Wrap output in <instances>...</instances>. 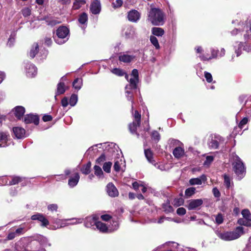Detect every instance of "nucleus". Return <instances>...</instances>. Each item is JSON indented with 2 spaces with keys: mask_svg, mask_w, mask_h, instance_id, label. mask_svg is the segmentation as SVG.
<instances>
[{
  "mask_svg": "<svg viewBox=\"0 0 251 251\" xmlns=\"http://www.w3.org/2000/svg\"><path fill=\"white\" fill-rule=\"evenodd\" d=\"M213 161V157L212 156H207L206 160L204 162V165L208 166Z\"/></svg>",
  "mask_w": 251,
  "mask_h": 251,
  "instance_id": "6e6d98bb",
  "label": "nucleus"
},
{
  "mask_svg": "<svg viewBox=\"0 0 251 251\" xmlns=\"http://www.w3.org/2000/svg\"><path fill=\"white\" fill-rule=\"evenodd\" d=\"M31 219L32 220H38L41 222V226H47L49 224L48 220L43 215L39 213L32 215Z\"/></svg>",
  "mask_w": 251,
  "mask_h": 251,
  "instance_id": "4468645a",
  "label": "nucleus"
},
{
  "mask_svg": "<svg viewBox=\"0 0 251 251\" xmlns=\"http://www.w3.org/2000/svg\"><path fill=\"white\" fill-rule=\"evenodd\" d=\"M11 178V180L9 181V182H5V184L9 185H15L22 181V178L19 176H12Z\"/></svg>",
  "mask_w": 251,
  "mask_h": 251,
  "instance_id": "473e14b6",
  "label": "nucleus"
},
{
  "mask_svg": "<svg viewBox=\"0 0 251 251\" xmlns=\"http://www.w3.org/2000/svg\"><path fill=\"white\" fill-rule=\"evenodd\" d=\"M14 135L18 139H21L25 137V130L21 127H15L13 128Z\"/></svg>",
  "mask_w": 251,
  "mask_h": 251,
  "instance_id": "6ab92c4d",
  "label": "nucleus"
},
{
  "mask_svg": "<svg viewBox=\"0 0 251 251\" xmlns=\"http://www.w3.org/2000/svg\"><path fill=\"white\" fill-rule=\"evenodd\" d=\"M123 164L122 159L116 160L114 165V170L116 172H119L120 170L121 165Z\"/></svg>",
  "mask_w": 251,
  "mask_h": 251,
  "instance_id": "49530a36",
  "label": "nucleus"
},
{
  "mask_svg": "<svg viewBox=\"0 0 251 251\" xmlns=\"http://www.w3.org/2000/svg\"><path fill=\"white\" fill-rule=\"evenodd\" d=\"M248 119L247 118H243L239 124V127L240 128H242L244 125H245L248 123Z\"/></svg>",
  "mask_w": 251,
  "mask_h": 251,
  "instance_id": "0e129e2a",
  "label": "nucleus"
},
{
  "mask_svg": "<svg viewBox=\"0 0 251 251\" xmlns=\"http://www.w3.org/2000/svg\"><path fill=\"white\" fill-rule=\"evenodd\" d=\"M114 227H108L105 224L100 222H97L96 227L100 231L105 232L107 231H112L116 230L118 227V224L117 222H113Z\"/></svg>",
  "mask_w": 251,
  "mask_h": 251,
  "instance_id": "0eeeda50",
  "label": "nucleus"
},
{
  "mask_svg": "<svg viewBox=\"0 0 251 251\" xmlns=\"http://www.w3.org/2000/svg\"><path fill=\"white\" fill-rule=\"evenodd\" d=\"M26 230L25 226L22 225L15 231H10L7 236V239L9 240H12L17 236L24 234Z\"/></svg>",
  "mask_w": 251,
  "mask_h": 251,
  "instance_id": "423d86ee",
  "label": "nucleus"
},
{
  "mask_svg": "<svg viewBox=\"0 0 251 251\" xmlns=\"http://www.w3.org/2000/svg\"><path fill=\"white\" fill-rule=\"evenodd\" d=\"M204 76L206 79V81L208 82H211L212 81V76L210 73L205 72H204Z\"/></svg>",
  "mask_w": 251,
  "mask_h": 251,
  "instance_id": "4d7b16f0",
  "label": "nucleus"
},
{
  "mask_svg": "<svg viewBox=\"0 0 251 251\" xmlns=\"http://www.w3.org/2000/svg\"><path fill=\"white\" fill-rule=\"evenodd\" d=\"M216 234L218 237L225 241H231L239 238L243 234V227L238 226L233 231L221 232L216 231Z\"/></svg>",
  "mask_w": 251,
  "mask_h": 251,
  "instance_id": "f03ea898",
  "label": "nucleus"
},
{
  "mask_svg": "<svg viewBox=\"0 0 251 251\" xmlns=\"http://www.w3.org/2000/svg\"><path fill=\"white\" fill-rule=\"evenodd\" d=\"M88 20V16L86 13H83L80 15L78 18V21L81 24H85Z\"/></svg>",
  "mask_w": 251,
  "mask_h": 251,
  "instance_id": "58836bf2",
  "label": "nucleus"
},
{
  "mask_svg": "<svg viewBox=\"0 0 251 251\" xmlns=\"http://www.w3.org/2000/svg\"><path fill=\"white\" fill-rule=\"evenodd\" d=\"M224 183L226 187L229 188L230 186V178L227 175H224Z\"/></svg>",
  "mask_w": 251,
  "mask_h": 251,
  "instance_id": "864d4df0",
  "label": "nucleus"
},
{
  "mask_svg": "<svg viewBox=\"0 0 251 251\" xmlns=\"http://www.w3.org/2000/svg\"><path fill=\"white\" fill-rule=\"evenodd\" d=\"M218 51L217 50H215L213 49L211 50V56L207 57L202 55H200L199 57L202 60H208L212 58H216L217 56H218Z\"/></svg>",
  "mask_w": 251,
  "mask_h": 251,
  "instance_id": "c85d7f7f",
  "label": "nucleus"
},
{
  "mask_svg": "<svg viewBox=\"0 0 251 251\" xmlns=\"http://www.w3.org/2000/svg\"><path fill=\"white\" fill-rule=\"evenodd\" d=\"M106 159L105 155L104 154H102L97 160L96 163L99 164H101V163H103Z\"/></svg>",
  "mask_w": 251,
  "mask_h": 251,
  "instance_id": "5fc2aeb1",
  "label": "nucleus"
},
{
  "mask_svg": "<svg viewBox=\"0 0 251 251\" xmlns=\"http://www.w3.org/2000/svg\"><path fill=\"white\" fill-rule=\"evenodd\" d=\"M169 144L171 148H176L178 146H183V144L178 140L170 139L169 140Z\"/></svg>",
  "mask_w": 251,
  "mask_h": 251,
  "instance_id": "cd10ccee",
  "label": "nucleus"
},
{
  "mask_svg": "<svg viewBox=\"0 0 251 251\" xmlns=\"http://www.w3.org/2000/svg\"><path fill=\"white\" fill-rule=\"evenodd\" d=\"M173 154L175 158L177 159L181 158L185 154L184 149L182 148V146L176 147L173 150Z\"/></svg>",
  "mask_w": 251,
  "mask_h": 251,
  "instance_id": "f3484780",
  "label": "nucleus"
},
{
  "mask_svg": "<svg viewBox=\"0 0 251 251\" xmlns=\"http://www.w3.org/2000/svg\"><path fill=\"white\" fill-rule=\"evenodd\" d=\"M151 138L156 142H158L160 138L159 133L156 131H153L151 134Z\"/></svg>",
  "mask_w": 251,
  "mask_h": 251,
  "instance_id": "603ef678",
  "label": "nucleus"
},
{
  "mask_svg": "<svg viewBox=\"0 0 251 251\" xmlns=\"http://www.w3.org/2000/svg\"><path fill=\"white\" fill-rule=\"evenodd\" d=\"M140 17V14L139 12L136 10H132L128 12L127 18L129 21L132 22H136Z\"/></svg>",
  "mask_w": 251,
  "mask_h": 251,
  "instance_id": "dca6fc26",
  "label": "nucleus"
},
{
  "mask_svg": "<svg viewBox=\"0 0 251 251\" xmlns=\"http://www.w3.org/2000/svg\"><path fill=\"white\" fill-rule=\"evenodd\" d=\"M233 160L234 162L232 163L233 170L239 179H241L245 174L244 165L240 158L236 155L233 156Z\"/></svg>",
  "mask_w": 251,
  "mask_h": 251,
  "instance_id": "7ed1b4c3",
  "label": "nucleus"
},
{
  "mask_svg": "<svg viewBox=\"0 0 251 251\" xmlns=\"http://www.w3.org/2000/svg\"><path fill=\"white\" fill-rule=\"evenodd\" d=\"M242 215L244 219L251 221V213L248 209L243 210Z\"/></svg>",
  "mask_w": 251,
  "mask_h": 251,
  "instance_id": "ea45409f",
  "label": "nucleus"
},
{
  "mask_svg": "<svg viewBox=\"0 0 251 251\" xmlns=\"http://www.w3.org/2000/svg\"><path fill=\"white\" fill-rule=\"evenodd\" d=\"M128 87L129 86L127 85L126 86V97L127 99L129 101H131V102H132V105H131V110H132V111H133V103H134V101H133V95L132 94V93L128 91L127 89L128 88Z\"/></svg>",
  "mask_w": 251,
  "mask_h": 251,
  "instance_id": "c756f323",
  "label": "nucleus"
},
{
  "mask_svg": "<svg viewBox=\"0 0 251 251\" xmlns=\"http://www.w3.org/2000/svg\"><path fill=\"white\" fill-rule=\"evenodd\" d=\"M176 213L180 216L184 215L186 213V210L183 207H180L177 209Z\"/></svg>",
  "mask_w": 251,
  "mask_h": 251,
  "instance_id": "052dcab7",
  "label": "nucleus"
},
{
  "mask_svg": "<svg viewBox=\"0 0 251 251\" xmlns=\"http://www.w3.org/2000/svg\"><path fill=\"white\" fill-rule=\"evenodd\" d=\"M21 13L24 17H28L31 15V8L28 7H24L21 10Z\"/></svg>",
  "mask_w": 251,
  "mask_h": 251,
  "instance_id": "4c0bfd02",
  "label": "nucleus"
},
{
  "mask_svg": "<svg viewBox=\"0 0 251 251\" xmlns=\"http://www.w3.org/2000/svg\"><path fill=\"white\" fill-rule=\"evenodd\" d=\"M86 3V0H74L72 9L77 10Z\"/></svg>",
  "mask_w": 251,
  "mask_h": 251,
  "instance_id": "393cba45",
  "label": "nucleus"
},
{
  "mask_svg": "<svg viewBox=\"0 0 251 251\" xmlns=\"http://www.w3.org/2000/svg\"><path fill=\"white\" fill-rule=\"evenodd\" d=\"M134 120L132 123L128 125V128L132 134H135L139 138L140 134L137 132V127H139L141 124V115L137 110H135L133 114Z\"/></svg>",
  "mask_w": 251,
  "mask_h": 251,
  "instance_id": "20e7f679",
  "label": "nucleus"
},
{
  "mask_svg": "<svg viewBox=\"0 0 251 251\" xmlns=\"http://www.w3.org/2000/svg\"><path fill=\"white\" fill-rule=\"evenodd\" d=\"M15 116L19 119H20L25 112V108L23 106H17L14 109Z\"/></svg>",
  "mask_w": 251,
  "mask_h": 251,
  "instance_id": "5701e85b",
  "label": "nucleus"
},
{
  "mask_svg": "<svg viewBox=\"0 0 251 251\" xmlns=\"http://www.w3.org/2000/svg\"><path fill=\"white\" fill-rule=\"evenodd\" d=\"M135 34V29L131 26L126 27L125 32V35L127 38H133Z\"/></svg>",
  "mask_w": 251,
  "mask_h": 251,
  "instance_id": "b1692460",
  "label": "nucleus"
},
{
  "mask_svg": "<svg viewBox=\"0 0 251 251\" xmlns=\"http://www.w3.org/2000/svg\"><path fill=\"white\" fill-rule=\"evenodd\" d=\"M112 165V163L111 162H106L103 164V169L107 173H109L111 171V168Z\"/></svg>",
  "mask_w": 251,
  "mask_h": 251,
  "instance_id": "a19ab883",
  "label": "nucleus"
},
{
  "mask_svg": "<svg viewBox=\"0 0 251 251\" xmlns=\"http://www.w3.org/2000/svg\"><path fill=\"white\" fill-rule=\"evenodd\" d=\"M224 217L222 214L219 213L215 216L216 223L218 224H221L223 222Z\"/></svg>",
  "mask_w": 251,
  "mask_h": 251,
  "instance_id": "3c124183",
  "label": "nucleus"
},
{
  "mask_svg": "<svg viewBox=\"0 0 251 251\" xmlns=\"http://www.w3.org/2000/svg\"><path fill=\"white\" fill-rule=\"evenodd\" d=\"M196 188L194 187H190L186 189L185 195L187 197H190L195 194Z\"/></svg>",
  "mask_w": 251,
  "mask_h": 251,
  "instance_id": "79ce46f5",
  "label": "nucleus"
},
{
  "mask_svg": "<svg viewBox=\"0 0 251 251\" xmlns=\"http://www.w3.org/2000/svg\"><path fill=\"white\" fill-rule=\"evenodd\" d=\"M128 87L129 86L127 85L126 86V97L127 99L129 101H131V102H132V105H131V110H132V111H133V103H134V101H133V95L132 94V93L128 91L127 89L128 88Z\"/></svg>",
  "mask_w": 251,
  "mask_h": 251,
  "instance_id": "7c9ffc66",
  "label": "nucleus"
},
{
  "mask_svg": "<svg viewBox=\"0 0 251 251\" xmlns=\"http://www.w3.org/2000/svg\"><path fill=\"white\" fill-rule=\"evenodd\" d=\"M39 119L37 115L27 114L24 118V122L25 124L34 123L37 125L39 124Z\"/></svg>",
  "mask_w": 251,
  "mask_h": 251,
  "instance_id": "ddd939ff",
  "label": "nucleus"
},
{
  "mask_svg": "<svg viewBox=\"0 0 251 251\" xmlns=\"http://www.w3.org/2000/svg\"><path fill=\"white\" fill-rule=\"evenodd\" d=\"M65 92V86L64 83L59 82L57 84L56 95H61Z\"/></svg>",
  "mask_w": 251,
  "mask_h": 251,
  "instance_id": "72a5a7b5",
  "label": "nucleus"
},
{
  "mask_svg": "<svg viewBox=\"0 0 251 251\" xmlns=\"http://www.w3.org/2000/svg\"><path fill=\"white\" fill-rule=\"evenodd\" d=\"M77 101V96L75 94H73L71 96L69 104L72 106H75Z\"/></svg>",
  "mask_w": 251,
  "mask_h": 251,
  "instance_id": "c03bdc74",
  "label": "nucleus"
},
{
  "mask_svg": "<svg viewBox=\"0 0 251 251\" xmlns=\"http://www.w3.org/2000/svg\"><path fill=\"white\" fill-rule=\"evenodd\" d=\"M212 192L215 197H219L220 196V193L216 187H215L213 189Z\"/></svg>",
  "mask_w": 251,
  "mask_h": 251,
  "instance_id": "774afa93",
  "label": "nucleus"
},
{
  "mask_svg": "<svg viewBox=\"0 0 251 251\" xmlns=\"http://www.w3.org/2000/svg\"><path fill=\"white\" fill-rule=\"evenodd\" d=\"M98 218L96 216L87 217L85 219L84 225L87 227L95 228Z\"/></svg>",
  "mask_w": 251,
  "mask_h": 251,
  "instance_id": "9d476101",
  "label": "nucleus"
},
{
  "mask_svg": "<svg viewBox=\"0 0 251 251\" xmlns=\"http://www.w3.org/2000/svg\"><path fill=\"white\" fill-rule=\"evenodd\" d=\"M39 46L37 43H34L30 50L29 55L31 58H34L37 53L38 52Z\"/></svg>",
  "mask_w": 251,
  "mask_h": 251,
  "instance_id": "2f4dec72",
  "label": "nucleus"
},
{
  "mask_svg": "<svg viewBox=\"0 0 251 251\" xmlns=\"http://www.w3.org/2000/svg\"><path fill=\"white\" fill-rule=\"evenodd\" d=\"M152 34L157 36H162L164 34V30L160 27H153L151 29Z\"/></svg>",
  "mask_w": 251,
  "mask_h": 251,
  "instance_id": "bb28decb",
  "label": "nucleus"
},
{
  "mask_svg": "<svg viewBox=\"0 0 251 251\" xmlns=\"http://www.w3.org/2000/svg\"><path fill=\"white\" fill-rule=\"evenodd\" d=\"M242 251H251V236L249 239L248 243L246 248Z\"/></svg>",
  "mask_w": 251,
  "mask_h": 251,
  "instance_id": "e2e57ef3",
  "label": "nucleus"
},
{
  "mask_svg": "<svg viewBox=\"0 0 251 251\" xmlns=\"http://www.w3.org/2000/svg\"><path fill=\"white\" fill-rule=\"evenodd\" d=\"M91 167V163L90 162H89L87 163L86 165H84L81 169V171L82 173L85 175H88L90 172V169Z\"/></svg>",
  "mask_w": 251,
  "mask_h": 251,
  "instance_id": "c9c22d12",
  "label": "nucleus"
},
{
  "mask_svg": "<svg viewBox=\"0 0 251 251\" xmlns=\"http://www.w3.org/2000/svg\"><path fill=\"white\" fill-rule=\"evenodd\" d=\"M56 224H57V228L64 227L69 224H66L64 221L60 220H58Z\"/></svg>",
  "mask_w": 251,
  "mask_h": 251,
  "instance_id": "bf43d9fd",
  "label": "nucleus"
},
{
  "mask_svg": "<svg viewBox=\"0 0 251 251\" xmlns=\"http://www.w3.org/2000/svg\"><path fill=\"white\" fill-rule=\"evenodd\" d=\"M94 169L95 175H96L99 178L103 177V172L100 166L98 165H95L94 167Z\"/></svg>",
  "mask_w": 251,
  "mask_h": 251,
  "instance_id": "f704fd0d",
  "label": "nucleus"
},
{
  "mask_svg": "<svg viewBox=\"0 0 251 251\" xmlns=\"http://www.w3.org/2000/svg\"><path fill=\"white\" fill-rule=\"evenodd\" d=\"M183 202H184V201H183V199L181 198H179L175 199L174 200L173 204L175 206L177 207V206L182 205Z\"/></svg>",
  "mask_w": 251,
  "mask_h": 251,
  "instance_id": "8fccbe9b",
  "label": "nucleus"
},
{
  "mask_svg": "<svg viewBox=\"0 0 251 251\" xmlns=\"http://www.w3.org/2000/svg\"><path fill=\"white\" fill-rule=\"evenodd\" d=\"M58 208V206L56 204H50L48 206V210L53 211H56Z\"/></svg>",
  "mask_w": 251,
  "mask_h": 251,
  "instance_id": "680f3d73",
  "label": "nucleus"
},
{
  "mask_svg": "<svg viewBox=\"0 0 251 251\" xmlns=\"http://www.w3.org/2000/svg\"><path fill=\"white\" fill-rule=\"evenodd\" d=\"M8 136L7 132H0V147H5L7 146Z\"/></svg>",
  "mask_w": 251,
  "mask_h": 251,
  "instance_id": "412c9836",
  "label": "nucleus"
},
{
  "mask_svg": "<svg viewBox=\"0 0 251 251\" xmlns=\"http://www.w3.org/2000/svg\"><path fill=\"white\" fill-rule=\"evenodd\" d=\"M111 72L118 76H123L125 75V72L121 69L119 68H114L112 71Z\"/></svg>",
  "mask_w": 251,
  "mask_h": 251,
  "instance_id": "de8ad7c7",
  "label": "nucleus"
},
{
  "mask_svg": "<svg viewBox=\"0 0 251 251\" xmlns=\"http://www.w3.org/2000/svg\"><path fill=\"white\" fill-rule=\"evenodd\" d=\"M143 182H138L137 181L134 182L132 183V186L134 190H138L140 187L141 186V185H143Z\"/></svg>",
  "mask_w": 251,
  "mask_h": 251,
  "instance_id": "13d9d810",
  "label": "nucleus"
},
{
  "mask_svg": "<svg viewBox=\"0 0 251 251\" xmlns=\"http://www.w3.org/2000/svg\"><path fill=\"white\" fill-rule=\"evenodd\" d=\"M69 29L65 26H61L56 30L57 37L55 38L56 43L61 45L68 40L67 35L69 34Z\"/></svg>",
  "mask_w": 251,
  "mask_h": 251,
  "instance_id": "39448f33",
  "label": "nucleus"
},
{
  "mask_svg": "<svg viewBox=\"0 0 251 251\" xmlns=\"http://www.w3.org/2000/svg\"><path fill=\"white\" fill-rule=\"evenodd\" d=\"M206 180V177L205 175H201L200 178H193L190 179L189 183L191 185H201L202 181Z\"/></svg>",
  "mask_w": 251,
  "mask_h": 251,
  "instance_id": "aec40b11",
  "label": "nucleus"
},
{
  "mask_svg": "<svg viewBox=\"0 0 251 251\" xmlns=\"http://www.w3.org/2000/svg\"><path fill=\"white\" fill-rule=\"evenodd\" d=\"M202 199H196L190 201L187 207L189 210L197 209L202 204Z\"/></svg>",
  "mask_w": 251,
  "mask_h": 251,
  "instance_id": "9b49d317",
  "label": "nucleus"
},
{
  "mask_svg": "<svg viewBox=\"0 0 251 251\" xmlns=\"http://www.w3.org/2000/svg\"><path fill=\"white\" fill-rule=\"evenodd\" d=\"M79 179L78 173H75L74 177H71L68 181V185L71 187H74L77 185Z\"/></svg>",
  "mask_w": 251,
  "mask_h": 251,
  "instance_id": "4be33fe9",
  "label": "nucleus"
},
{
  "mask_svg": "<svg viewBox=\"0 0 251 251\" xmlns=\"http://www.w3.org/2000/svg\"><path fill=\"white\" fill-rule=\"evenodd\" d=\"M165 20L164 13L159 8L155 7L151 4L148 10V20L154 25H162Z\"/></svg>",
  "mask_w": 251,
  "mask_h": 251,
  "instance_id": "f257e3e1",
  "label": "nucleus"
},
{
  "mask_svg": "<svg viewBox=\"0 0 251 251\" xmlns=\"http://www.w3.org/2000/svg\"><path fill=\"white\" fill-rule=\"evenodd\" d=\"M123 4L122 0H116L115 2H113L112 4L114 7H118L121 6Z\"/></svg>",
  "mask_w": 251,
  "mask_h": 251,
  "instance_id": "69168bd1",
  "label": "nucleus"
},
{
  "mask_svg": "<svg viewBox=\"0 0 251 251\" xmlns=\"http://www.w3.org/2000/svg\"><path fill=\"white\" fill-rule=\"evenodd\" d=\"M144 152L146 157L148 161L151 164H153L154 161L153 159L152 152L150 149H145Z\"/></svg>",
  "mask_w": 251,
  "mask_h": 251,
  "instance_id": "a878e982",
  "label": "nucleus"
},
{
  "mask_svg": "<svg viewBox=\"0 0 251 251\" xmlns=\"http://www.w3.org/2000/svg\"><path fill=\"white\" fill-rule=\"evenodd\" d=\"M101 10L100 2L98 0L94 1L91 4L90 11L93 14H98Z\"/></svg>",
  "mask_w": 251,
  "mask_h": 251,
  "instance_id": "2eb2a0df",
  "label": "nucleus"
},
{
  "mask_svg": "<svg viewBox=\"0 0 251 251\" xmlns=\"http://www.w3.org/2000/svg\"><path fill=\"white\" fill-rule=\"evenodd\" d=\"M82 81L81 79L80 78H76L73 83V87L77 90H79L82 86Z\"/></svg>",
  "mask_w": 251,
  "mask_h": 251,
  "instance_id": "e433bc0d",
  "label": "nucleus"
},
{
  "mask_svg": "<svg viewBox=\"0 0 251 251\" xmlns=\"http://www.w3.org/2000/svg\"><path fill=\"white\" fill-rule=\"evenodd\" d=\"M164 210L167 212H171L173 211V208L171 205H164L163 206Z\"/></svg>",
  "mask_w": 251,
  "mask_h": 251,
  "instance_id": "338daca9",
  "label": "nucleus"
},
{
  "mask_svg": "<svg viewBox=\"0 0 251 251\" xmlns=\"http://www.w3.org/2000/svg\"><path fill=\"white\" fill-rule=\"evenodd\" d=\"M26 74L29 77H34L37 74V68L32 64L27 63L25 67Z\"/></svg>",
  "mask_w": 251,
  "mask_h": 251,
  "instance_id": "1a4fd4ad",
  "label": "nucleus"
},
{
  "mask_svg": "<svg viewBox=\"0 0 251 251\" xmlns=\"http://www.w3.org/2000/svg\"><path fill=\"white\" fill-rule=\"evenodd\" d=\"M238 223L239 224L246 226H251V221H249L245 219L239 220Z\"/></svg>",
  "mask_w": 251,
  "mask_h": 251,
  "instance_id": "09e8293b",
  "label": "nucleus"
},
{
  "mask_svg": "<svg viewBox=\"0 0 251 251\" xmlns=\"http://www.w3.org/2000/svg\"><path fill=\"white\" fill-rule=\"evenodd\" d=\"M208 146L211 149H216L218 147L219 143L216 140L211 139L208 143Z\"/></svg>",
  "mask_w": 251,
  "mask_h": 251,
  "instance_id": "a18cd8bd",
  "label": "nucleus"
},
{
  "mask_svg": "<svg viewBox=\"0 0 251 251\" xmlns=\"http://www.w3.org/2000/svg\"><path fill=\"white\" fill-rule=\"evenodd\" d=\"M132 77L129 79L130 83L129 87L130 89H136L137 84L138 82V71L137 69H133L131 73Z\"/></svg>",
  "mask_w": 251,
  "mask_h": 251,
  "instance_id": "6e6552de",
  "label": "nucleus"
},
{
  "mask_svg": "<svg viewBox=\"0 0 251 251\" xmlns=\"http://www.w3.org/2000/svg\"><path fill=\"white\" fill-rule=\"evenodd\" d=\"M150 41L156 49H159L160 48V46L158 43V40L155 36H151L150 37Z\"/></svg>",
  "mask_w": 251,
  "mask_h": 251,
  "instance_id": "37998d69",
  "label": "nucleus"
},
{
  "mask_svg": "<svg viewBox=\"0 0 251 251\" xmlns=\"http://www.w3.org/2000/svg\"><path fill=\"white\" fill-rule=\"evenodd\" d=\"M135 58V56L129 55L126 53H121L119 56V60L124 63H130Z\"/></svg>",
  "mask_w": 251,
  "mask_h": 251,
  "instance_id": "a211bd4d",
  "label": "nucleus"
},
{
  "mask_svg": "<svg viewBox=\"0 0 251 251\" xmlns=\"http://www.w3.org/2000/svg\"><path fill=\"white\" fill-rule=\"evenodd\" d=\"M106 191L108 195L111 197H115L118 196V190L114 184L109 183L106 186Z\"/></svg>",
  "mask_w": 251,
  "mask_h": 251,
  "instance_id": "f8f14e48",
  "label": "nucleus"
}]
</instances>
